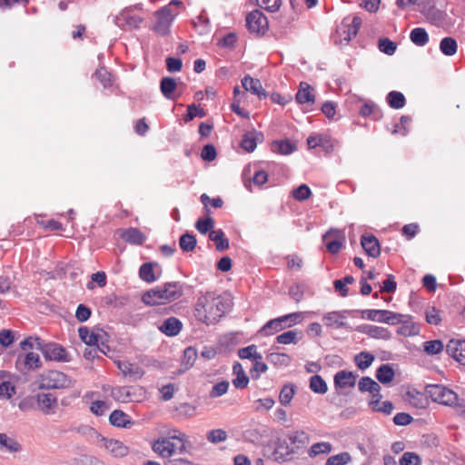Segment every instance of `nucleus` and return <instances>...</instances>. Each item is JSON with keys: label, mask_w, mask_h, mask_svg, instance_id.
Segmentation results:
<instances>
[{"label": "nucleus", "mask_w": 465, "mask_h": 465, "mask_svg": "<svg viewBox=\"0 0 465 465\" xmlns=\"http://www.w3.org/2000/svg\"><path fill=\"white\" fill-rule=\"evenodd\" d=\"M406 316L387 310H380V322L397 325L402 322Z\"/></svg>", "instance_id": "obj_34"}, {"label": "nucleus", "mask_w": 465, "mask_h": 465, "mask_svg": "<svg viewBox=\"0 0 465 465\" xmlns=\"http://www.w3.org/2000/svg\"><path fill=\"white\" fill-rule=\"evenodd\" d=\"M332 450V446L331 443L322 441L317 442L311 446L308 450V454L311 458H315L320 454H329Z\"/></svg>", "instance_id": "obj_40"}, {"label": "nucleus", "mask_w": 465, "mask_h": 465, "mask_svg": "<svg viewBox=\"0 0 465 465\" xmlns=\"http://www.w3.org/2000/svg\"><path fill=\"white\" fill-rule=\"evenodd\" d=\"M186 441L185 433L176 429H170L153 442L152 449L158 456L166 459L176 453H182L185 450Z\"/></svg>", "instance_id": "obj_2"}, {"label": "nucleus", "mask_w": 465, "mask_h": 465, "mask_svg": "<svg viewBox=\"0 0 465 465\" xmlns=\"http://www.w3.org/2000/svg\"><path fill=\"white\" fill-rule=\"evenodd\" d=\"M183 293V288L180 282H166L147 291L142 296V301L150 306L165 304L179 299Z\"/></svg>", "instance_id": "obj_3"}, {"label": "nucleus", "mask_w": 465, "mask_h": 465, "mask_svg": "<svg viewBox=\"0 0 465 465\" xmlns=\"http://www.w3.org/2000/svg\"><path fill=\"white\" fill-rule=\"evenodd\" d=\"M429 393L431 399L443 405H459L458 395L453 391L448 389L443 385H430L429 386Z\"/></svg>", "instance_id": "obj_7"}, {"label": "nucleus", "mask_w": 465, "mask_h": 465, "mask_svg": "<svg viewBox=\"0 0 465 465\" xmlns=\"http://www.w3.org/2000/svg\"><path fill=\"white\" fill-rule=\"evenodd\" d=\"M284 329L285 328L283 327L282 321L278 317L267 322L260 330V333L263 336H270Z\"/></svg>", "instance_id": "obj_33"}, {"label": "nucleus", "mask_w": 465, "mask_h": 465, "mask_svg": "<svg viewBox=\"0 0 465 465\" xmlns=\"http://www.w3.org/2000/svg\"><path fill=\"white\" fill-rule=\"evenodd\" d=\"M143 19L136 15H134L130 8L123 10L116 17L115 24L123 28H138L143 23Z\"/></svg>", "instance_id": "obj_14"}, {"label": "nucleus", "mask_w": 465, "mask_h": 465, "mask_svg": "<svg viewBox=\"0 0 465 465\" xmlns=\"http://www.w3.org/2000/svg\"><path fill=\"white\" fill-rule=\"evenodd\" d=\"M424 351L429 355H436L440 353L444 345L440 340L428 341L423 343Z\"/></svg>", "instance_id": "obj_53"}, {"label": "nucleus", "mask_w": 465, "mask_h": 465, "mask_svg": "<svg viewBox=\"0 0 465 465\" xmlns=\"http://www.w3.org/2000/svg\"><path fill=\"white\" fill-rule=\"evenodd\" d=\"M406 401L418 409H423L428 404L427 397L416 390H410L406 393Z\"/></svg>", "instance_id": "obj_27"}, {"label": "nucleus", "mask_w": 465, "mask_h": 465, "mask_svg": "<svg viewBox=\"0 0 465 465\" xmlns=\"http://www.w3.org/2000/svg\"><path fill=\"white\" fill-rule=\"evenodd\" d=\"M397 287V283L395 281V277L391 274H388L387 278L380 284V293L387 292L391 293L394 292Z\"/></svg>", "instance_id": "obj_58"}, {"label": "nucleus", "mask_w": 465, "mask_h": 465, "mask_svg": "<svg viewBox=\"0 0 465 465\" xmlns=\"http://www.w3.org/2000/svg\"><path fill=\"white\" fill-rule=\"evenodd\" d=\"M227 438V432L223 429L212 430L206 434L207 440L213 444L224 442Z\"/></svg>", "instance_id": "obj_50"}, {"label": "nucleus", "mask_w": 465, "mask_h": 465, "mask_svg": "<svg viewBox=\"0 0 465 465\" xmlns=\"http://www.w3.org/2000/svg\"><path fill=\"white\" fill-rule=\"evenodd\" d=\"M111 396L119 402H140L145 399V390L141 386L114 387Z\"/></svg>", "instance_id": "obj_5"}, {"label": "nucleus", "mask_w": 465, "mask_h": 465, "mask_svg": "<svg viewBox=\"0 0 465 465\" xmlns=\"http://www.w3.org/2000/svg\"><path fill=\"white\" fill-rule=\"evenodd\" d=\"M410 39L414 45L424 46L429 42V35L424 28L416 27L411 31Z\"/></svg>", "instance_id": "obj_35"}, {"label": "nucleus", "mask_w": 465, "mask_h": 465, "mask_svg": "<svg viewBox=\"0 0 465 465\" xmlns=\"http://www.w3.org/2000/svg\"><path fill=\"white\" fill-rule=\"evenodd\" d=\"M37 404L45 414H51L57 407V399L52 393H40L37 395Z\"/></svg>", "instance_id": "obj_19"}, {"label": "nucleus", "mask_w": 465, "mask_h": 465, "mask_svg": "<svg viewBox=\"0 0 465 465\" xmlns=\"http://www.w3.org/2000/svg\"><path fill=\"white\" fill-rule=\"evenodd\" d=\"M268 361L278 366H288L292 361V358L285 353L272 352L267 357Z\"/></svg>", "instance_id": "obj_51"}, {"label": "nucleus", "mask_w": 465, "mask_h": 465, "mask_svg": "<svg viewBox=\"0 0 465 465\" xmlns=\"http://www.w3.org/2000/svg\"><path fill=\"white\" fill-rule=\"evenodd\" d=\"M246 26L251 33L262 35L268 28V21L260 10H254L246 16Z\"/></svg>", "instance_id": "obj_8"}, {"label": "nucleus", "mask_w": 465, "mask_h": 465, "mask_svg": "<svg viewBox=\"0 0 465 465\" xmlns=\"http://www.w3.org/2000/svg\"><path fill=\"white\" fill-rule=\"evenodd\" d=\"M374 356L369 352H361L354 356V362L360 370L369 368L374 361Z\"/></svg>", "instance_id": "obj_43"}, {"label": "nucleus", "mask_w": 465, "mask_h": 465, "mask_svg": "<svg viewBox=\"0 0 465 465\" xmlns=\"http://www.w3.org/2000/svg\"><path fill=\"white\" fill-rule=\"evenodd\" d=\"M0 450L8 452H15L20 450V444L5 433H0Z\"/></svg>", "instance_id": "obj_37"}, {"label": "nucleus", "mask_w": 465, "mask_h": 465, "mask_svg": "<svg viewBox=\"0 0 465 465\" xmlns=\"http://www.w3.org/2000/svg\"><path fill=\"white\" fill-rule=\"evenodd\" d=\"M295 99L300 104L312 105L314 104L315 98L313 90L311 85L307 83L302 82L300 84V88L296 94Z\"/></svg>", "instance_id": "obj_21"}, {"label": "nucleus", "mask_w": 465, "mask_h": 465, "mask_svg": "<svg viewBox=\"0 0 465 465\" xmlns=\"http://www.w3.org/2000/svg\"><path fill=\"white\" fill-rule=\"evenodd\" d=\"M361 246L369 257H378V239L373 235H362L361 239Z\"/></svg>", "instance_id": "obj_25"}, {"label": "nucleus", "mask_w": 465, "mask_h": 465, "mask_svg": "<svg viewBox=\"0 0 465 465\" xmlns=\"http://www.w3.org/2000/svg\"><path fill=\"white\" fill-rule=\"evenodd\" d=\"M388 104L394 109L402 108L406 104L405 96L398 91H391L386 97Z\"/></svg>", "instance_id": "obj_38"}, {"label": "nucleus", "mask_w": 465, "mask_h": 465, "mask_svg": "<svg viewBox=\"0 0 465 465\" xmlns=\"http://www.w3.org/2000/svg\"><path fill=\"white\" fill-rule=\"evenodd\" d=\"M228 309V303L221 296L206 292L198 297L194 307L196 319L207 325L216 323Z\"/></svg>", "instance_id": "obj_1"}, {"label": "nucleus", "mask_w": 465, "mask_h": 465, "mask_svg": "<svg viewBox=\"0 0 465 465\" xmlns=\"http://www.w3.org/2000/svg\"><path fill=\"white\" fill-rule=\"evenodd\" d=\"M229 386L230 384L229 381H223L216 383L215 385H213L210 391V397L218 398L224 395L228 391Z\"/></svg>", "instance_id": "obj_60"}, {"label": "nucleus", "mask_w": 465, "mask_h": 465, "mask_svg": "<svg viewBox=\"0 0 465 465\" xmlns=\"http://www.w3.org/2000/svg\"><path fill=\"white\" fill-rule=\"evenodd\" d=\"M262 136V135L260 133H247L244 134L241 145L245 151L249 153L253 152L257 146V140H259V138Z\"/></svg>", "instance_id": "obj_36"}, {"label": "nucleus", "mask_w": 465, "mask_h": 465, "mask_svg": "<svg viewBox=\"0 0 465 465\" xmlns=\"http://www.w3.org/2000/svg\"><path fill=\"white\" fill-rule=\"evenodd\" d=\"M401 465H420V457L413 452H405L400 460Z\"/></svg>", "instance_id": "obj_64"}, {"label": "nucleus", "mask_w": 465, "mask_h": 465, "mask_svg": "<svg viewBox=\"0 0 465 465\" xmlns=\"http://www.w3.org/2000/svg\"><path fill=\"white\" fill-rule=\"evenodd\" d=\"M347 313L346 311L326 312L322 315V322L326 327L340 329L347 324Z\"/></svg>", "instance_id": "obj_17"}, {"label": "nucleus", "mask_w": 465, "mask_h": 465, "mask_svg": "<svg viewBox=\"0 0 465 465\" xmlns=\"http://www.w3.org/2000/svg\"><path fill=\"white\" fill-rule=\"evenodd\" d=\"M232 372L236 376L232 380V384L236 389H245L249 384V378L246 375L242 366L239 362H235L232 366Z\"/></svg>", "instance_id": "obj_24"}, {"label": "nucleus", "mask_w": 465, "mask_h": 465, "mask_svg": "<svg viewBox=\"0 0 465 465\" xmlns=\"http://www.w3.org/2000/svg\"><path fill=\"white\" fill-rule=\"evenodd\" d=\"M109 420L112 425L116 427L127 428L133 424L129 416L119 410H115L111 413Z\"/></svg>", "instance_id": "obj_30"}, {"label": "nucleus", "mask_w": 465, "mask_h": 465, "mask_svg": "<svg viewBox=\"0 0 465 465\" xmlns=\"http://www.w3.org/2000/svg\"><path fill=\"white\" fill-rule=\"evenodd\" d=\"M419 10L431 24L440 25L445 20V12L432 1H427L422 4Z\"/></svg>", "instance_id": "obj_10"}, {"label": "nucleus", "mask_w": 465, "mask_h": 465, "mask_svg": "<svg viewBox=\"0 0 465 465\" xmlns=\"http://www.w3.org/2000/svg\"><path fill=\"white\" fill-rule=\"evenodd\" d=\"M262 359H255L250 372L253 380H258L260 375L267 371V365L262 361Z\"/></svg>", "instance_id": "obj_62"}, {"label": "nucleus", "mask_w": 465, "mask_h": 465, "mask_svg": "<svg viewBox=\"0 0 465 465\" xmlns=\"http://www.w3.org/2000/svg\"><path fill=\"white\" fill-rule=\"evenodd\" d=\"M183 328L182 322L175 318L170 317L163 321L162 325L159 327V330L167 336H175L177 335Z\"/></svg>", "instance_id": "obj_23"}, {"label": "nucleus", "mask_w": 465, "mask_h": 465, "mask_svg": "<svg viewBox=\"0 0 465 465\" xmlns=\"http://www.w3.org/2000/svg\"><path fill=\"white\" fill-rule=\"evenodd\" d=\"M159 267L157 262H145L141 265L139 269V276L140 278L148 282H153L157 280V276L154 273V268Z\"/></svg>", "instance_id": "obj_28"}, {"label": "nucleus", "mask_w": 465, "mask_h": 465, "mask_svg": "<svg viewBox=\"0 0 465 465\" xmlns=\"http://www.w3.org/2000/svg\"><path fill=\"white\" fill-rule=\"evenodd\" d=\"M41 351L44 357L49 361H69V356L65 349L57 343H47L41 347Z\"/></svg>", "instance_id": "obj_11"}, {"label": "nucleus", "mask_w": 465, "mask_h": 465, "mask_svg": "<svg viewBox=\"0 0 465 465\" xmlns=\"http://www.w3.org/2000/svg\"><path fill=\"white\" fill-rule=\"evenodd\" d=\"M238 356L241 359H249L252 361H254L255 359H262V354L257 351V347L253 344L239 349Z\"/></svg>", "instance_id": "obj_49"}, {"label": "nucleus", "mask_w": 465, "mask_h": 465, "mask_svg": "<svg viewBox=\"0 0 465 465\" xmlns=\"http://www.w3.org/2000/svg\"><path fill=\"white\" fill-rule=\"evenodd\" d=\"M295 393V387L292 384H286L284 385L281 391H280V395H279V401L282 404V405H288L292 399L293 398V395Z\"/></svg>", "instance_id": "obj_54"}, {"label": "nucleus", "mask_w": 465, "mask_h": 465, "mask_svg": "<svg viewBox=\"0 0 465 465\" xmlns=\"http://www.w3.org/2000/svg\"><path fill=\"white\" fill-rule=\"evenodd\" d=\"M214 226V222L211 217H206L204 219H199L196 223V229L203 234H205L208 232L213 231L212 229Z\"/></svg>", "instance_id": "obj_61"}, {"label": "nucleus", "mask_w": 465, "mask_h": 465, "mask_svg": "<svg viewBox=\"0 0 465 465\" xmlns=\"http://www.w3.org/2000/svg\"><path fill=\"white\" fill-rule=\"evenodd\" d=\"M80 339L87 345H95L99 341L100 335L91 331L87 327L78 329Z\"/></svg>", "instance_id": "obj_41"}, {"label": "nucleus", "mask_w": 465, "mask_h": 465, "mask_svg": "<svg viewBox=\"0 0 465 465\" xmlns=\"http://www.w3.org/2000/svg\"><path fill=\"white\" fill-rule=\"evenodd\" d=\"M302 338V331L292 330L276 337V341L281 344H297Z\"/></svg>", "instance_id": "obj_32"}, {"label": "nucleus", "mask_w": 465, "mask_h": 465, "mask_svg": "<svg viewBox=\"0 0 465 465\" xmlns=\"http://www.w3.org/2000/svg\"><path fill=\"white\" fill-rule=\"evenodd\" d=\"M121 237L127 242L141 245L146 240L145 235L137 228H128L123 231Z\"/></svg>", "instance_id": "obj_26"}, {"label": "nucleus", "mask_w": 465, "mask_h": 465, "mask_svg": "<svg viewBox=\"0 0 465 465\" xmlns=\"http://www.w3.org/2000/svg\"><path fill=\"white\" fill-rule=\"evenodd\" d=\"M115 364L123 376L129 378L132 381L142 379L145 373L143 369L135 362H130L128 361H116Z\"/></svg>", "instance_id": "obj_12"}, {"label": "nucleus", "mask_w": 465, "mask_h": 465, "mask_svg": "<svg viewBox=\"0 0 465 465\" xmlns=\"http://www.w3.org/2000/svg\"><path fill=\"white\" fill-rule=\"evenodd\" d=\"M98 443L114 457H124L128 453V448L118 440L100 437Z\"/></svg>", "instance_id": "obj_15"}, {"label": "nucleus", "mask_w": 465, "mask_h": 465, "mask_svg": "<svg viewBox=\"0 0 465 465\" xmlns=\"http://www.w3.org/2000/svg\"><path fill=\"white\" fill-rule=\"evenodd\" d=\"M176 411L178 416L188 419L196 414V407L190 403L183 402L176 407Z\"/></svg>", "instance_id": "obj_55"}, {"label": "nucleus", "mask_w": 465, "mask_h": 465, "mask_svg": "<svg viewBox=\"0 0 465 465\" xmlns=\"http://www.w3.org/2000/svg\"><path fill=\"white\" fill-rule=\"evenodd\" d=\"M458 49L457 42L452 37H444L440 43V50L445 55L451 56L456 54Z\"/></svg>", "instance_id": "obj_39"}, {"label": "nucleus", "mask_w": 465, "mask_h": 465, "mask_svg": "<svg viewBox=\"0 0 465 465\" xmlns=\"http://www.w3.org/2000/svg\"><path fill=\"white\" fill-rule=\"evenodd\" d=\"M296 149L295 145L289 141H276L272 143V151L281 154H290Z\"/></svg>", "instance_id": "obj_48"}, {"label": "nucleus", "mask_w": 465, "mask_h": 465, "mask_svg": "<svg viewBox=\"0 0 465 465\" xmlns=\"http://www.w3.org/2000/svg\"><path fill=\"white\" fill-rule=\"evenodd\" d=\"M94 76L102 84L104 88H108L113 84L112 74L105 67L98 68Z\"/></svg>", "instance_id": "obj_45"}, {"label": "nucleus", "mask_w": 465, "mask_h": 465, "mask_svg": "<svg viewBox=\"0 0 465 465\" xmlns=\"http://www.w3.org/2000/svg\"><path fill=\"white\" fill-rule=\"evenodd\" d=\"M322 239L328 252L336 254L341 251L343 245L345 235L342 231L331 229L323 235Z\"/></svg>", "instance_id": "obj_9"}, {"label": "nucleus", "mask_w": 465, "mask_h": 465, "mask_svg": "<svg viewBox=\"0 0 465 465\" xmlns=\"http://www.w3.org/2000/svg\"><path fill=\"white\" fill-rule=\"evenodd\" d=\"M242 87L247 91L252 93V94L257 95L258 97H266V94L262 88V83L259 79L252 78L249 75H246L242 80Z\"/></svg>", "instance_id": "obj_22"}, {"label": "nucleus", "mask_w": 465, "mask_h": 465, "mask_svg": "<svg viewBox=\"0 0 465 465\" xmlns=\"http://www.w3.org/2000/svg\"><path fill=\"white\" fill-rule=\"evenodd\" d=\"M447 353L465 365V341L460 339H451L446 345Z\"/></svg>", "instance_id": "obj_16"}, {"label": "nucleus", "mask_w": 465, "mask_h": 465, "mask_svg": "<svg viewBox=\"0 0 465 465\" xmlns=\"http://www.w3.org/2000/svg\"><path fill=\"white\" fill-rule=\"evenodd\" d=\"M74 384V381L71 377L55 370L44 372L40 379V387L44 389H67Z\"/></svg>", "instance_id": "obj_4"}, {"label": "nucleus", "mask_w": 465, "mask_h": 465, "mask_svg": "<svg viewBox=\"0 0 465 465\" xmlns=\"http://www.w3.org/2000/svg\"><path fill=\"white\" fill-rule=\"evenodd\" d=\"M176 14H173L172 8L169 5H165L154 13V22L151 26V29L157 35L165 36L170 33V26L175 17Z\"/></svg>", "instance_id": "obj_6"}, {"label": "nucleus", "mask_w": 465, "mask_h": 465, "mask_svg": "<svg viewBox=\"0 0 465 465\" xmlns=\"http://www.w3.org/2000/svg\"><path fill=\"white\" fill-rule=\"evenodd\" d=\"M351 460V456L348 452H342L328 458L324 465H345Z\"/></svg>", "instance_id": "obj_57"}, {"label": "nucleus", "mask_w": 465, "mask_h": 465, "mask_svg": "<svg viewBox=\"0 0 465 465\" xmlns=\"http://www.w3.org/2000/svg\"><path fill=\"white\" fill-rule=\"evenodd\" d=\"M401 325L398 328L397 332L401 335H403L405 337L413 336L419 333V327L418 325L406 321L403 319L402 322H401Z\"/></svg>", "instance_id": "obj_46"}, {"label": "nucleus", "mask_w": 465, "mask_h": 465, "mask_svg": "<svg viewBox=\"0 0 465 465\" xmlns=\"http://www.w3.org/2000/svg\"><path fill=\"white\" fill-rule=\"evenodd\" d=\"M197 359V351L193 347H188L183 351V364L185 368H191Z\"/></svg>", "instance_id": "obj_56"}, {"label": "nucleus", "mask_w": 465, "mask_h": 465, "mask_svg": "<svg viewBox=\"0 0 465 465\" xmlns=\"http://www.w3.org/2000/svg\"><path fill=\"white\" fill-rule=\"evenodd\" d=\"M312 195L311 189L306 184H301L292 191V196L297 201H305Z\"/></svg>", "instance_id": "obj_59"}, {"label": "nucleus", "mask_w": 465, "mask_h": 465, "mask_svg": "<svg viewBox=\"0 0 465 465\" xmlns=\"http://www.w3.org/2000/svg\"><path fill=\"white\" fill-rule=\"evenodd\" d=\"M279 318L282 321L283 327L287 329L302 322L303 320V315L302 312H292Z\"/></svg>", "instance_id": "obj_47"}, {"label": "nucleus", "mask_w": 465, "mask_h": 465, "mask_svg": "<svg viewBox=\"0 0 465 465\" xmlns=\"http://www.w3.org/2000/svg\"><path fill=\"white\" fill-rule=\"evenodd\" d=\"M292 447L286 446V455L294 454L298 450L304 448L310 442V437L304 430H294L288 435Z\"/></svg>", "instance_id": "obj_13"}, {"label": "nucleus", "mask_w": 465, "mask_h": 465, "mask_svg": "<svg viewBox=\"0 0 465 465\" xmlns=\"http://www.w3.org/2000/svg\"><path fill=\"white\" fill-rule=\"evenodd\" d=\"M310 389L319 394H324L327 390V383L320 375H313L310 379Z\"/></svg>", "instance_id": "obj_44"}, {"label": "nucleus", "mask_w": 465, "mask_h": 465, "mask_svg": "<svg viewBox=\"0 0 465 465\" xmlns=\"http://www.w3.org/2000/svg\"><path fill=\"white\" fill-rule=\"evenodd\" d=\"M161 92L167 99L174 100V91L177 88L176 81L171 77H163L160 84Z\"/></svg>", "instance_id": "obj_31"}, {"label": "nucleus", "mask_w": 465, "mask_h": 465, "mask_svg": "<svg viewBox=\"0 0 465 465\" xmlns=\"http://www.w3.org/2000/svg\"><path fill=\"white\" fill-rule=\"evenodd\" d=\"M361 25V19L354 16L351 21L349 18H344L341 27L339 28L343 39L349 42L351 38L355 37Z\"/></svg>", "instance_id": "obj_18"}, {"label": "nucleus", "mask_w": 465, "mask_h": 465, "mask_svg": "<svg viewBox=\"0 0 465 465\" xmlns=\"http://www.w3.org/2000/svg\"><path fill=\"white\" fill-rule=\"evenodd\" d=\"M376 385L377 383L370 377H362L358 383L360 391H369L371 393H373V391L376 390Z\"/></svg>", "instance_id": "obj_63"}, {"label": "nucleus", "mask_w": 465, "mask_h": 465, "mask_svg": "<svg viewBox=\"0 0 465 465\" xmlns=\"http://www.w3.org/2000/svg\"><path fill=\"white\" fill-rule=\"evenodd\" d=\"M357 375L351 371H341L334 376L336 387L341 389L352 388L356 384Z\"/></svg>", "instance_id": "obj_20"}, {"label": "nucleus", "mask_w": 465, "mask_h": 465, "mask_svg": "<svg viewBox=\"0 0 465 465\" xmlns=\"http://www.w3.org/2000/svg\"><path fill=\"white\" fill-rule=\"evenodd\" d=\"M395 376V371L391 364L386 363L380 365V383L389 384Z\"/></svg>", "instance_id": "obj_42"}, {"label": "nucleus", "mask_w": 465, "mask_h": 465, "mask_svg": "<svg viewBox=\"0 0 465 465\" xmlns=\"http://www.w3.org/2000/svg\"><path fill=\"white\" fill-rule=\"evenodd\" d=\"M209 239L214 242L217 251L222 252L229 248V241L221 229L211 231Z\"/></svg>", "instance_id": "obj_29"}, {"label": "nucleus", "mask_w": 465, "mask_h": 465, "mask_svg": "<svg viewBox=\"0 0 465 465\" xmlns=\"http://www.w3.org/2000/svg\"><path fill=\"white\" fill-rule=\"evenodd\" d=\"M196 239L191 233H184L180 237L179 246L183 252H191L196 246Z\"/></svg>", "instance_id": "obj_52"}]
</instances>
